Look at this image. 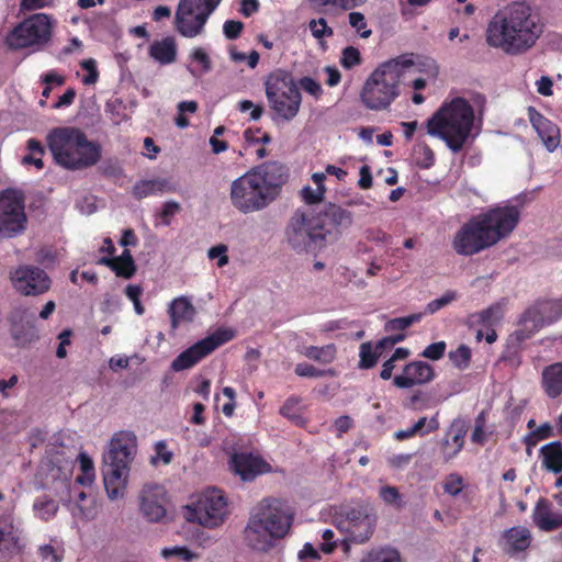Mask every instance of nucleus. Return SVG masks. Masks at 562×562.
<instances>
[{"mask_svg":"<svg viewBox=\"0 0 562 562\" xmlns=\"http://www.w3.org/2000/svg\"><path fill=\"white\" fill-rule=\"evenodd\" d=\"M446 351V342L445 341H437L434 344H430L427 346L424 351L422 352V356L424 358L430 359V360H439L443 357Z\"/></svg>","mask_w":562,"mask_h":562,"instance_id":"59","label":"nucleus"},{"mask_svg":"<svg viewBox=\"0 0 562 562\" xmlns=\"http://www.w3.org/2000/svg\"><path fill=\"white\" fill-rule=\"evenodd\" d=\"M53 19L46 13H34L24 19L9 33L8 45L13 49L32 48L38 52L52 38Z\"/></svg>","mask_w":562,"mask_h":562,"instance_id":"9","label":"nucleus"},{"mask_svg":"<svg viewBox=\"0 0 562 562\" xmlns=\"http://www.w3.org/2000/svg\"><path fill=\"white\" fill-rule=\"evenodd\" d=\"M525 204L526 196L518 195L504 205L491 207L479 214L495 245L516 228Z\"/></svg>","mask_w":562,"mask_h":562,"instance_id":"12","label":"nucleus"},{"mask_svg":"<svg viewBox=\"0 0 562 562\" xmlns=\"http://www.w3.org/2000/svg\"><path fill=\"white\" fill-rule=\"evenodd\" d=\"M504 317V303L497 302L485 310L472 313L468 316V325L470 327L482 326L491 328L497 325Z\"/></svg>","mask_w":562,"mask_h":562,"instance_id":"30","label":"nucleus"},{"mask_svg":"<svg viewBox=\"0 0 562 562\" xmlns=\"http://www.w3.org/2000/svg\"><path fill=\"white\" fill-rule=\"evenodd\" d=\"M280 414L295 424H300L303 420L300 409V398L294 396L289 397L281 406Z\"/></svg>","mask_w":562,"mask_h":562,"instance_id":"44","label":"nucleus"},{"mask_svg":"<svg viewBox=\"0 0 562 562\" xmlns=\"http://www.w3.org/2000/svg\"><path fill=\"white\" fill-rule=\"evenodd\" d=\"M143 293V289L137 284H128L125 288L126 296L133 302L134 308L137 315H143L145 312L144 306L140 303V295Z\"/></svg>","mask_w":562,"mask_h":562,"instance_id":"54","label":"nucleus"},{"mask_svg":"<svg viewBox=\"0 0 562 562\" xmlns=\"http://www.w3.org/2000/svg\"><path fill=\"white\" fill-rule=\"evenodd\" d=\"M414 66L413 54H403L382 63L367 78L360 98L366 108L387 109L398 97L401 78Z\"/></svg>","mask_w":562,"mask_h":562,"instance_id":"6","label":"nucleus"},{"mask_svg":"<svg viewBox=\"0 0 562 562\" xmlns=\"http://www.w3.org/2000/svg\"><path fill=\"white\" fill-rule=\"evenodd\" d=\"M244 30V23L235 20H227L223 25V32L226 38L236 40Z\"/></svg>","mask_w":562,"mask_h":562,"instance_id":"61","label":"nucleus"},{"mask_svg":"<svg viewBox=\"0 0 562 562\" xmlns=\"http://www.w3.org/2000/svg\"><path fill=\"white\" fill-rule=\"evenodd\" d=\"M359 357H360L359 368L360 369H371L376 364L378 359L381 357V355L372 346L371 342H363L360 346Z\"/></svg>","mask_w":562,"mask_h":562,"instance_id":"41","label":"nucleus"},{"mask_svg":"<svg viewBox=\"0 0 562 562\" xmlns=\"http://www.w3.org/2000/svg\"><path fill=\"white\" fill-rule=\"evenodd\" d=\"M285 240L292 250L301 254L308 251L311 247H323L326 234L319 231L315 216L308 217L297 210L286 225Z\"/></svg>","mask_w":562,"mask_h":562,"instance_id":"13","label":"nucleus"},{"mask_svg":"<svg viewBox=\"0 0 562 562\" xmlns=\"http://www.w3.org/2000/svg\"><path fill=\"white\" fill-rule=\"evenodd\" d=\"M33 512L36 517L47 521L56 516L58 503L47 495L38 496L33 503Z\"/></svg>","mask_w":562,"mask_h":562,"instance_id":"37","label":"nucleus"},{"mask_svg":"<svg viewBox=\"0 0 562 562\" xmlns=\"http://www.w3.org/2000/svg\"><path fill=\"white\" fill-rule=\"evenodd\" d=\"M234 336L235 331L231 328L215 330L178 355L171 362V369L179 372L192 368L215 349L232 340Z\"/></svg>","mask_w":562,"mask_h":562,"instance_id":"16","label":"nucleus"},{"mask_svg":"<svg viewBox=\"0 0 562 562\" xmlns=\"http://www.w3.org/2000/svg\"><path fill=\"white\" fill-rule=\"evenodd\" d=\"M562 316V296L554 300H537L528 306L519 318V328L510 339L517 344L532 337L544 326L557 322Z\"/></svg>","mask_w":562,"mask_h":562,"instance_id":"11","label":"nucleus"},{"mask_svg":"<svg viewBox=\"0 0 562 562\" xmlns=\"http://www.w3.org/2000/svg\"><path fill=\"white\" fill-rule=\"evenodd\" d=\"M161 557L165 559L178 558L183 561H191L196 559L198 555L189 550L187 547H166L160 552Z\"/></svg>","mask_w":562,"mask_h":562,"instance_id":"46","label":"nucleus"},{"mask_svg":"<svg viewBox=\"0 0 562 562\" xmlns=\"http://www.w3.org/2000/svg\"><path fill=\"white\" fill-rule=\"evenodd\" d=\"M434 378L435 371L429 363L412 361L404 367L402 374L394 376L393 384L398 389H409L429 383Z\"/></svg>","mask_w":562,"mask_h":562,"instance_id":"23","label":"nucleus"},{"mask_svg":"<svg viewBox=\"0 0 562 562\" xmlns=\"http://www.w3.org/2000/svg\"><path fill=\"white\" fill-rule=\"evenodd\" d=\"M308 27L312 35L317 40L330 37L334 34L333 29L327 25V22L324 18L311 20L308 23Z\"/></svg>","mask_w":562,"mask_h":562,"instance_id":"49","label":"nucleus"},{"mask_svg":"<svg viewBox=\"0 0 562 562\" xmlns=\"http://www.w3.org/2000/svg\"><path fill=\"white\" fill-rule=\"evenodd\" d=\"M181 206L178 202L170 200L167 201L158 214L160 220L159 224L168 226L171 222V217L175 216L178 212H180Z\"/></svg>","mask_w":562,"mask_h":562,"instance_id":"53","label":"nucleus"},{"mask_svg":"<svg viewBox=\"0 0 562 562\" xmlns=\"http://www.w3.org/2000/svg\"><path fill=\"white\" fill-rule=\"evenodd\" d=\"M438 428L439 420L437 414L429 419L426 416H423L413 425V431L422 436L430 434Z\"/></svg>","mask_w":562,"mask_h":562,"instance_id":"48","label":"nucleus"},{"mask_svg":"<svg viewBox=\"0 0 562 562\" xmlns=\"http://www.w3.org/2000/svg\"><path fill=\"white\" fill-rule=\"evenodd\" d=\"M80 66L88 74L82 77L81 81L86 86L94 85L99 79V71L97 68V61L93 58L83 59Z\"/></svg>","mask_w":562,"mask_h":562,"instance_id":"50","label":"nucleus"},{"mask_svg":"<svg viewBox=\"0 0 562 562\" xmlns=\"http://www.w3.org/2000/svg\"><path fill=\"white\" fill-rule=\"evenodd\" d=\"M191 515L190 519L196 520L204 527L215 528L221 526L228 515L227 501L223 492L217 488L205 491L192 509Z\"/></svg>","mask_w":562,"mask_h":562,"instance_id":"17","label":"nucleus"},{"mask_svg":"<svg viewBox=\"0 0 562 562\" xmlns=\"http://www.w3.org/2000/svg\"><path fill=\"white\" fill-rule=\"evenodd\" d=\"M172 188L167 179H153L138 181L133 187V195L140 200L148 195L171 191Z\"/></svg>","mask_w":562,"mask_h":562,"instance_id":"34","label":"nucleus"},{"mask_svg":"<svg viewBox=\"0 0 562 562\" xmlns=\"http://www.w3.org/2000/svg\"><path fill=\"white\" fill-rule=\"evenodd\" d=\"M462 484L463 480L459 474H450L443 483V491L451 496H457L462 491Z\"/></svg>","mask_w":562,"mask_h":562,"instance_id":"57","label":"nucleus"},{"mask_svg":"<svg viewBox=\"0 0 562 562\" xmlns=\"http://www.w3.org/2000/svg\"><path fill=\"white\" fill-rule=\"evenodd\" d=\"M550 505L547 498L541 497L532 513L533 522L543 531H552L562 527V513H551Z\"/></svg>","mask_w":562,"mask_h":562,"instance_id":"28","label":"nucleus"},{"mask_svg":"<svg viewBox=\"0 0 562 562\" xmlns=\"http://www.w3.org/2000/svg\"><path fill=\"white\" fill-rule=\"evenodd\" d=\"M178 46L175 37L167 36L160 41L153 42L148 47V55L159 65H170L176 61Z\"/></svg>","mask_w":562,"mask_h":562,"instance_id":"29","label":"nucleus"},{"mask_svg":"<svg viewBox=\"0 0 562 562\" xmlns=\"http://www.w3.org/2000/svg\"><path fill=\"white\" fill-rule=\"evenodd\" d=\"M27 227L24 198L21 192L5 189L0 192V240L22 235Z\"/></svg>","mask_w":562,"mask_h":562,"instance_id":"14","label":"nucleus"},{"mask_svg":"<svg viewBox=\"0 0 562 562\" xmlns=\"http://www.w3.org/2000/svg\"><path fill=\"white\" fill-rule=\"evenodd\" d=\"M485 225L479 214L471 217L454 234L452 247L458 255L472 256L494 246Z\"/></svg>","mask_w":562,"mask_h":562,"instance_id":"15","label":"nucleus"},{"mask_svg":"<svg viewBox=\"0 0 562 562\" xmlns=\"http://www.w3.org/2000/svg\"><path fill=\"white\" fill-rule=\"evenodd\" d=\"M213 12L191 0H180L176 14L175 27L187 38L196 37L204 32V26Z\"/></svg>","mask_w":562,"mask_h":562,"instance_id":"18","label":"nucleus"},{"mask_svg":"<svg viewBox=\"0 0 562 562\" xmlns=\"http://www.w3.org/2000/svg\"><path fill=\"white\" fill-rule=\"evenodd\" d=\"M40 475L44 480V486L54 487L56 491L59 488L68 490L71 479V465L68 462L57 464L53 460H47L42 463Z\"/></svg>","mask_w":562,"mask_h":562,"instance_id":"24","label":"nucleus"},{"mask_svg":"<svg viewBox=\"0 0 562 562\" xmlns=\"http://www.w3.org/2000/svg\"><path fill=\"white\" fill-rule=\"evenodd\" d=\"M542 386L550 398L562 394V362L552 363L543 369Z\"/></svg>","mask_w":562,"mask_h":562,"instance_id":"31","label":"nucleus"},{"mask_svg":"<svg viewBox=\"0 0 562 562\" xmlns=\"http://www.w3.org/2000/svg\"><path fill=\"white\" fill-rule=\"evenodd\" d=\"M471 355V349L468 346L460 345L456 350L449 352V359L457 368L463 370L469 367Z\"/></svg>","mask_w":562,"mask_h":562,"instance_id":"45","label":"nucleus"},{"mask_svg":"<svg viewBox=\"0 0 562 562\" xmlns=\"http://www.w3.org/2000/svg\"><path fill=\"white\" fill-rule=\"evenodd\" d=\"M294 372L302 378H321L325 375H334V370H319L308 363H299L295 366Z\"/></svg>","mask_w":562,"mask_h":562,"instance_id":"47","label":"nucleus"},{"mask_svg":"<svg viewBox=\"0 0 562 562\" xmlns=\"http://www.w3.org/2000/svg\"><path fill=\"white\" fill-rule=\"evenodd\" d=\"M315 218L319 231L326 234V240L338 238L340 231L350 227L352 224V214L331 203L319 210Z\"/></svg>","mask_w":562,"mask_h":562,"instance_id":"21","label":"nucleus"},{"mask_svg":"<svg viewBox=\"0 0 562 562\" xmlns=\"http://www.w3.org/2000/svg\"><path fill=\"white\" fill-rule=\"evenodd\" d=\"M416 164L420 168H430L435 164V154L426 143H418L414 148Z\"/></svg>","mask_w":562,"mask_h":562,"instance_id":"42","label":"nucleus"},{"mask_svg":"<svg viewBox=\"0 0 562 562\" xmlns=\"http://www.w3.org/2000/svg\"><path fill=\"white\" fill-rule=\"evenodd\" d=\"M231 469L245 482L271 471L270 464L261 457L248 452L234 453L231 458Z\"/></svg>","mask_w":562,"mask_h":562,"instance_id":"22","label":"nucleus"},{"mask_svg":"<svg viewBox=\"0 0 562 562\" xmlns=\"http://www.w3.org/2000/svg\"><path fill=\"white\" fill-rule=\"evenodd\" d=\"M423 316H424L423 313H415V314H411L405 317H397V318L390 319L385 324V330L386 331L405 330L411 325L420 322Z\"/></svg>","mask_w":562,"mask_h":562,"instance_id":"43","label":"nucleus"},{"mask_svg":"<svg viewBox=\"0 0 562 562\" xmlns=\"http://www.w3.org/2000/svg\"><path fill=\"white\" fill-rule=\"evenodd\" d=\"M167 313L170 317V328L173 334L181 325L193 322L196 310L188 296H178L169 305Z\"/></svg>","mask_w":562,"mask_h":562,"instance_id":"26","label":"nucleus"},{"mask_svg":"<svg viewBox=\"0 0 562 562\" xmlns=\"http://www.w3.org/2000/svg\"><path fill=\"white\" fill-rule=\"evenodd\" d=\"M474 109L464 98L445 102L426 122L427 134L445 142L454 154L472 142L477 133Z\"/></svg>","mask_w":562,"mask_h":562,"instance_id":"4","label":"nucleus"},{"mask_svg":"<svg viewBox=\"0 0 562 562\" xmlns=\"http://www.w3.org/2000/svg\"><path fill=\"white\" fill-rule=\"evenodd\" d=\"M294 513L279 498H265L250 512L243 536L247 547L267 552L283 539L293 524Z\"/></svg>","mask_w":562,"mask_h":562,"instance_id":"3","label":"nucleus"},{"mask_svg":"<svg viewBox=\"0 0 562 562\" xmlns=\"http://www.w3.org/2000/svg\"><path fill=\"white\" fill-rule=\"evenodd\" d=\"M361 63V56L358 48L347 46L342 49L340 64L344 68L350 69Z\"/></svg>","mask_w":562,"mask_h":562,"instance_id":"51","label":"nucleus"},{"mask_svg":"<svg viewBox=\"0 0 562 562\" xmlns=\"http://www.w3.org/2000/svg\"><path fill=\"white\" fill-rule=\"evenodd\" d=\"M38 555L43 562H60L61 558L50 544H44L38 548Z\"/></svg>","mask_w":562,"mask_h":562,"instance_id":"64","label":"nucleus"},{"mask_svg":"<svg viewBox=\"0 0 562 562\" xmlns=\"http://www.w3.org/2000/svg\"><path fill=\"white\" fill-rule=\"evenodd\" d=\"M189 59L191 64L187 66V70L196 79L212 70V60L202 47L192 49L189 55Z\"/></svg>","mask_w":562,"mask_h":562,"instance_id":"33","label":"nucleus"},{"mask_svg":"<svg viewBox=\"0 0 562 562\" xmlns=\"http://www.w3.org/2000/svg\"><path fill=\"white\" fill-rule=\"evenodd\" d=\"M46 140L56 164L69 170L90 168L101 158V145L88 140L77 127H56L48 133Z\"/></svg>","mask_w":562,"mask_h":562,"instance_id":"5","label":"nucleus"},{"mask_svg":"<svg viewBox=\"0 0 562 562\" xmlns=\"http://www.w3.org/2000/svg\"><path fill=\"white\" fill-rule=\"evenodd\" d=\"M288 178V168L282 162L256 166L231 183V203L243 214L262 211L278 198Z\"/></svg>","mask_w":562,"mask_h":562,"instance_id":"2","label":"nucleus"},{"mask_svg":"<svg viewBox=\"0 0 562 562\" xmlns=\"http://www.w3.org/2000/svg\"><path fill=\"white\" fill-rule=\"evenodd\" d=\"M349 24L359 33L362 38H368L371 35V30L367 29V21L362 13L350 12Z\"/></svg>","mask_w":562,"mask_h":562,"instance_id":"52","label":"nucleus"},{"mask_svg":"<svg viewBox=\"0 0 562 562\" xmlns=\"http://www.w3.org/2000/svg\"><path fill=\"white\" fill-rule=\"evenodd\" d=\"M530 121L546 148L553 151L560 144L559 127L536 111L530 112Z\"/></svg>","mask_w":562,"mask_h":562,"instance_id":"27","label":"nucleus"},{"mask_svg":"<svg viewBox=\"0 0 562 562\" xmlns=\"http://www.w3.org/2000/svg\"><path fill=\"white\" fill-rule=\"evenodd\" d=\"M13 288L26 296H36L47 292L50 288L48 274L36 266L22 265L10 272Z\"/></svg>","mask_w":562,"mask_h":562,"instance_id":"19","label":"nucleus"},{"mask_svg":"<svg viewBox=\"0 0 562 562\" xmlns=\"http://www.w3.org/2000/svg\"><path fill=\"white\" fill-rule=\"evenodd\" d=\"M265 92L273 121L290 122L297 115L302 95L290 72L282 69L270 72L265 80Z\"/></svg>","mask_w":562,"mask_h":562,"instance_id":"8","label":"nucleus"},{"mask_svg":"<svg viewBox=\"0 0 562 562\" xmlns=\"http://www.w3.org/2000/svg\"><path fill=\"white\" fill-rule=\"evenodd\" d=\"M376 513L368 503L341 507L336 516L338 529L346 535L344 541L367 542L376 526Z\"/></svg>","mask_w":562,"mask_h":562,"instance_id":"10","label":"nucleus"},{"mask_svg":"<svg viewBox=\"0 0 562 562\" xmlns=\"http://www.w3.org/2000/svg\"><path fill=\"white\" fill-rule=\"evenodd\" d=\"M542 34L539 18L526 2H514L488 23L486 42L507 54L517 55L531 48Z\"/></svg>","mask_w":562,"mask_h":562,"instance_id":"1","label":"nucleus"},{"mask_svg":"<svg viewBox=\"0 0 562 562\" xmlns=\"http://www.w3.org/2000/svg\"><path fill=\"white\" fill-rule=\"evenodd\" d=\"M380 497L384 503L394 506H401V494L394 486H383L379 492Z\"/></svg>","mask_w":562,"mask_h":562,"instance_id":"58","label":"nucleus"},{"mask_svg":"<svg viewBox=\"0 0 562 562\" xmlns=\"http://www.w3.org/2000/svg\"><path fill=\"white\" fill-rule=\"evenodd\" d=\"M27 149L30 154L23 157L22 162L24 165H34L37 169H42L44 167V146L35 138H30L27 140Z\"/></svg>","mask_w":562,"mask_h":562,"instance_id":"39","label":"nucleus"},{"mask_svg":"<svg viewBox=\"0 0 562 562\" xmlns=\"http://www.w3.org/2000/svg\"><path fill=\"white\" fill-rule=\"evenodd\" d=\"M451 436L450 439H445L442 446L445 448V459L451 460L454 458L463 448L464 437L467 435V427L462 420H454L449 429Z\"/></svg>","mask_w":562,"mask_h":562,"instance_id":"32","label":"nucleus"},{"mask_svg":"<svg viewBox=\"0 0 562 562\" xmlns=\"http://www.w3.org/2000/svg\"><path fill=\"white\" fill-rule=\"evenodd\" d=\"M454 300H456V293L449 291V292L445 293L441 297L430 301L426 305L425 313L426 314H435L436 312L443 308L445 306H447Z\"/></svg>","mask_w":562,"mask_h":562,"instance_id":"55","label":"nucleus"},{"mask_svg":"<svg viewBox=\"0 0 562 562\" xmlns=\"http://www.w3.org/2000/svg\"><path fill=\"white\" fill-rule=\"evenodd\" d=\"M531 543V533L524 526H516L505 530L499 540V546L504 552L514 555L529 548Z\"/></svg>","mask_w":562,"mask_h":562,"instance_id":"25","label":"nucleus"},{"mask_svg":"<svg viewBox=\"0 0 562 562\" xmlns=\"http://www.w3.org/2000/svg\"><path fill=\"white\" fill-rule=\"evenodd\" d=\"M361 562H402L401 553L390 547L371 550Z\"/></svg>","mask_w":562,"mask_h":562,"instance_id":"38","label":"nucleus"},{"mask_svg":"<svg viewBox=\"0 0 562 562\" xmlns=\"http://www.w3.org/2000/svg\"><path fill=\"white\" fill-rule=\"evenodd\" d=\"M166 490L158 484H145L138 494V508L148 522H160L167 514Z\"/></svg>","mask_w":562,"mask_h":562,"instance_id":"20","label":"nucleus"},{"mask_svg":"<svg viewBox=\"0 0 562 562\" xmlns=\"http://www.w3.org/2000/svg\"><path fill=\"white\" fill-rule=\"evenodd\" d=\"M336 353L337 349L334 344H328L322 347L308 346L303 350V355L306 358L323 364L331 363L336 358Z\"/></svg>","mask_w":562,"mask_h":562,"instance_id":"36","label":"nucleus"},{"mask_svg":"<svg viewBox=\"0 0 562 562\" xmlns=\"http://www.w3.org/2000/svg\"><path fill=\"white\" fill-rule=\"evenodd\" d=\"M311 2L319 7L334 5L344 10H350L362 4L366 0H311Z\"/></svg>","mask_w":562,"mask_h":562,"instance_id":"56","label":"nucleus"},{"mask_svg":"<svg viewBox=\"0 0 562 562\" xmlns=\"http://www.w3.org/2000/svg\"><path fill=\"white\" fill-rule=\"evenodd\" d=\"M228 248L224 244L216 245L214 247H211L207 251V257L210 259H218L217 266L220 268L226 266L228 263V256H227Z\"/></svg>","mask_w":562,"mask_h":562,"instance_id":"60","label":"nucleus"},{"mask_svg":"<svg viewBox=\"0 0 562 562\" xmlns=\"http://www.w3.org/2000/svg\"><path fill=\"white\" fill-rule=\"evenodd\" d=\"M78 461L82 474L76 477V482L81 485H91L95 477L92 459L86 452H80Z\"/></svg>","mask_w":562,"mask_h":562,"instance_id":"40","label":"nucleus"},{"mask_svg":"<svg viewBox=\"0 0 562 562\" xmlns=\"http://www.w3.org/2000/svg\"><path fill=\"white\" fill-rule=\"evenodd\" d=\"M101 172L106 177H121L123 173L122 167L117 160L108 159L104 160L100 167Z\"/></svg>","mask_w":562,"mask_h":562,"instance_id":"63","label":"nucleus"},{"mask_svg":"<svg viewBox=\"0 0 562 562\" xmlns=\"http://www.w3.org/2000/svg\"><path fill=\"white\" fill-rule=\"evenodd\" d=\"M136 452L137 438L133 431H119L111 439L102 465L103 483L110 499L124 496Z\"/></svg>","mask_w":562,"mask_h":562,"instance_id":"7","label":"nucleus"},{"mask_svg":"<svg viewBox=\"0 0 562 562\" xmlns=\"http://www.w3.org/2000/svg\"><path fill=\"white\" fill-rule=\"evenodd\" d=\"M299 83H300V87L305 92L310 93L311 95H313L315 98H319L321 94L323 93V89H322L319 82H317L315 79H313L311 77L301 78Z\"/></svg>","mask_w":562,"mask_h":562,"instance_id":"62","label":"nucleus"},{"mask_svg":"<svg viewBox=\"0 0 562 562\" xmlns=\"http://www.w3.org/2000/svg\"><path fill=\"white\" fill-rule=\"evenodd\" d=\"M543 456V465L546 469L553 473L562 471V443L560 441H552L541 447Z\"/></svg>","mask_w":562,"mask_h":562,"instance_id":"35","label":"nucleus"}]
</instances>
